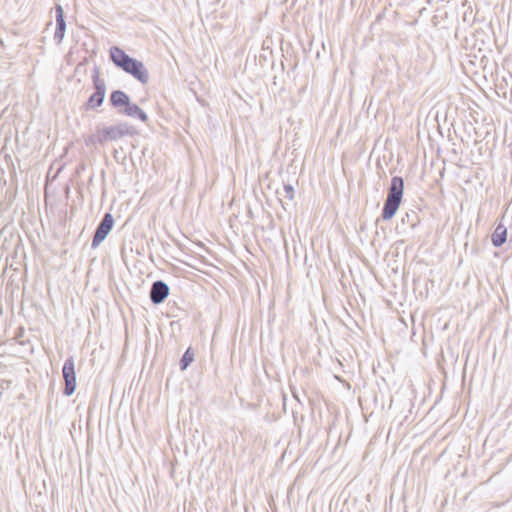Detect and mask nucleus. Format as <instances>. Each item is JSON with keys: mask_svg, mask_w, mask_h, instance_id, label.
Returning a JSON list of instances; mask_svg holds the SVG:
<instances>
[{"mask_svg": "<svg viewBox=\"0 0 512 512\" xmlns=\"http://www.w3.org/2000/svg\"><path fill=\"white\" fill-rule=\"evenodd\" d=\"M404 181L401 177L395 176L391 179L388 195L382 210L383 220H390L396 214L403 197Z\"/></svg>", "mask_w": 512, "mask_h": 512, "instance_id": "nucleus-1", "label": "nucleus"}, {"mask_svg": "<svg viewBox=\"0 0 512 512\" xmlns=\"http://www.w3.org/2000/svg\"><path fill=\"white\" fill-rule=\"evenodd\" d=\"M134 128L124 122L118 123L113 126L104 127L97 131V141L101 144L108 141H116L124 136L133 135Z\"/></svg>", "mask_w": 512, "mask_h": 512, "instance_id": "nucleus-2", "label": "nucleus"}, {"mask_svg": "<svg viewBox=\"0 0 512 512\" xmlns=\"http://www.w3.org/2000/svg\"><path fill=\"white\" fill-rule=\"evenodd\" d=\"M92 80L95 92L89 97L86 106L88 109H94L102 105L106 94L105 80L100 78L98 67L93 70Z\"/></svg>", "mask_w": 512, "mask_h": 512, "instance_id": "nucleus-3", "label": "nucleus"}, {"mask_svg": "<svg viewBox=\"0 0 512 512\" xmlns=\"http://www.w3.org/2000/svg\"><path fill=\"white\" fill-rule=\"evenodd\" d=\"M62 376L65 382L64 394L71 396L76 390V372L74 358H67L62 367Z\"/></svg>", "mask_w": 512, "mask_h": 512, "instance_id": "nucleus-4", "label": "nucleus"}, {"mask_svg": "<svg viewBox=\"0 0 512 512\" xmlns=\"http://www.w3.org/2000/svg\"><path fill=\"white\" fill-rule=\"evenodd\" d=\"M114 225V219L110 213H106L98 224L93 241L92 248L98 247L108 236Z\"/></svg>", "mask_w": 512, "mask_h": 512, "instance_id": "nucleus-5", "label": "nucleus"}, {"mask_svg": "<svg viewBox=\"0 0 512 512\" xmlns=\"http://www.w3.org/2000/svg\"><path fill=\"white\" fill-rule=\"evenodd\" d=\"M126 73L131 74L135 79H137L142 84H146L149 81V72L145 68L144 64L132 58L131 61L122 69Z\"/></svg>", "mask_w": 512, "mask_h": 512, "instance_id": "nucleus-6", "label": "nucleus"}, {"mask_svg": "<svg viewBox=\"0 0 512 512\" xmlns=\"http://www.w3.org/2000/svg\"><path fill=\"white\" fill-rule=\"evenodd\" d=\"M169 286L161 281H155L150 289V300L153 304H161L169 295Z\"/></svg>", "mask_w": 512, "mask_h": 512, "instance_id": "nucleus-7", "label": "nucleus"}, {"mask_svg": "<svg viewBox=\"0 0 512 512\" xmlns=\"http://www.w3.org/2000/svg\"><path fill=\"white\" fill-rule=\"evenodd\" d=\"M55 13H56V29H55V33H54V39L57 40L58 43H60L64 38L65 30H66L64 11H63V8L61 5H56Z\"/></svg>", "mask_w": 512, "mask_h": 512, "instance_id": "nucleus-8", "label": "nucleus"}, {"mask_svg": "<svg viewBox=\"0 0 512 512\" xmlns=\"http://www.w3.org/2000/svg\"><path fill=\"white\" fill-rule=\"evenodd\" d=\"M110 59L119 68L123 69L132 59L121 48L114 46L110 48Z\"/></svg>", "mask_w": 512, "mask_h": 512, "instance_id": "nucleus-9", "label": "nucleus"}, {"mask_svg": "<svg viewBox=\"0 0 512 512\" xmlns=\"http://www.w3.org/2000/svg\"><path fill=\"white\" fill-rule=\"evenodd\" d=\"M119 113L130 117H136L143 122L147 120V114L136 104L129 102L125 108L120 109Z\"/></svg>", "mask_w": 512, "mask_h": 512, "instance_id": "nucleus-10", "label": "nucleus"}, {"mask_svg": "<svg viewBox=\"0 0 512 512\" xmlns=\"http://www.w3.org/2000/svg\"><path fill=\"white\" fill-rule=\"evenodd\" d=\"M129 102H130L129 96L121 90L113 91L110 95V103L112 106L117 108L118 111L120 109L125 108Z\"/></svg>", "mask_w": 512, "mask_h": 512, "instance_id": "nucleus-11", "label": "nucleus"}, {"mask_svg": "<svg viewBox=\"0 0 512 512\" xmlns=\"http://www.w3.org/2000/svg\"><path fill=\"white\" fill-rule=\"evenodd\" d=\"M506 239H507V229L504 225L499 224L495 228V230L492 234V239H491L492 244L495 247H500L506 242Z\"/></svg>", "mask_w": 512, "mask_h": 512, "instance_id": "nucleus-12", "label": "nucleus"}, {"mask_svg": "<svg viewBox=\"0 0 512 512\" xmlns=\"http://www.w3.org/2000/svg\"><path fill=\"white\" fill-rule=\"evenodd\" d=\"M193 360L194 354L191 352V349L188 348L180 360V369L182 371L186 370L187 367L193 362Z\"/></svg>", "mask_w": 512, "mask_h": 512, "instance_id": "nucleus-13", "label": "nucleus"}, {"mask_svg": "<svg viewBox=\"0 0 512 512\" xmlns=\"http://www.w3.org/2000/svg\"><path fill=\"white\" fill-rule=\"evenodd\" d=\"M284 191V197L288 199L289 201H292L294 199V188L290 184H285L283 187Z\"/></svg>", "mask_w": 512, "mask_h": 512, "instance_id": "nucleus-14", "label": "nucleus"}, {"mask_svg": "<svg viewBox=\"0 0 512 512\" xmlns=\"http://www.w3.org/2000/svg\"><path fill=\"white\" fill-rule=\"evenodd\" d=\"M402 226L408 225L411 229L415 227L414 217L410 214H406L405 217L402 218Z\"/></svg>", "mask_w": 512, "mask_h": 512, "instance_id": "nucleus-15", "label": "nucleus"}, {"mask_svg": "<svg viewBox=\"0 0 512 512\" xmlns=\"http://www.w3.org/2000/svg\"><path fill=\"white\" fill-rule=\"evenodd\" d=\"M416 334L415 328L412 327V335L414 336Z\"/></svg>", "mask_w": 512, "mask_h": 512, "instance_id": "nucleus-16", "label": "nucleus"}, {"mask_svg": "<svg viewBox=\"0 0 512 512\" xmlns=\"http://www.w3.org/2000/svg\"><path fill=\"white\" fill-rule=\"evenodd\" d=\"M411 320H412V322H414V314L413 313H411Z\"/></svg>", "mask_w": 512, "mask_h": 512, "instance_id": "nucleus-17", "label": "nucleus"}, {"mask_svg": "<svg viewBox=\"0 0 512 512\" xmlns=\"http://www.w3.org/2000/svg\"><path fill=\"white\" fill-rule=\"evenodd\" d=\"M280 202H281L282 206H285L283 199H280Z\"/></svg>", "mask_w": 512, "mask_h": 512, "instance_id": "nucleus-18", "label": "nucleus"}, {"mask_svg": "<svg viewBox=\"0 0 512 512\" xmlns=\"http://www.w3.org/2000/svg\"><path fill=\"white\" fill-rule=\"evenodd\" d=\"M280 202H281L282 206H285L283 199H280Z\"/></svg>", "mask_w": 512, "mask_h": 512, "instance_id": "nucleus-19", "label": "nucleus"}, {"mask_svg": "<svg viewBox=\"0 0 512 512\" xmlns=\"http://www.w3.org/2000/svg\"><path fill=\"white\" fill-rule=\"evenodd\" d=\"M280 202H281L282 206H285L283 199H280Z\"/></svg>", "mask_w": 512, "mask_h": 512, "instance_id": "nucleus-20", "label": "nucleus"}]
</instances>
